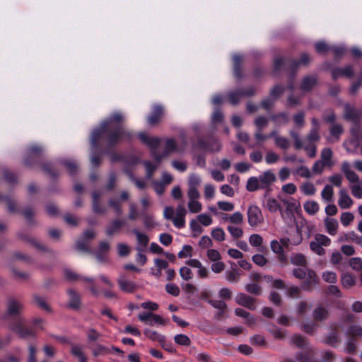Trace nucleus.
Masks as SVG:
<instances>
[{
  "mask_svg": "<svg viewBox=\"0 0 362 362\" xmlns=\"http://www.w3.org/2000/svg\"><path fill=\"white\" fill-rule=\"evenodd\" d=\"M332 151L329 148H323L321 151L320 160L323 161L327 166L330 167L332 165Z\"/></svg>",
  "mask_w": 362,
  "mask_h": 362,
  "instance_id": "4c0bfd02",
  "label": "nucleus"
},
{
  "mask_svg": "<svg viewBox=\"0 0 362 362\" xmlns=\"http://www.w3.org/2000/svg\"><path fill=\"white\" fill-rule=\"evenodd\" d=\"M310 62V57L307 53L301 54L299 61H293L292 64V69H296L300 65H307Z\"/></svg>",
  "mask_w": 362,
  "mask_h": 362,
  "instance_id": "de8ad7c7",
  "label": "nucleus"
},
{
  "mask_svg": "<svg viewBox=\"0 0 362 362\" xmlns=\"http://www.w3.org/2000/svg\"><path fill=\"white\" fill-rule=\"evenodd\" d=\"M263 207H264L271 213H276L279 211L281 218L285 219V212H283L281 204L277 199L273 197H268L265 199L263 202Z\"/></svg>",
  "mask_w": 362,
  "mask_h": 362,
  "instance_id": "ddd939ff",
  "label": "nucleus"
},
{
  "mask_svg": "<svg viewBox=\"0 0 362 362\" xmlns=\"http://www.w3.org/2000/svg\"><path fill=\"white\" fill-rule=\"evenodd\" d=\"M66 293L69 297L67 307L74 310H80L82 305L80 294L72 288L68 289Z\"/></svg>",
  "mask_w": 362,
  "mask_h": 362,
  "instance_id": "f8f14e48",
  "label": "nucleus"
},
{
  "mask_svg": "<svg viewBox=\"0 0 362 362\" xmlns=\"http://www.w3.org/2000/svg\"><path fill=\"white\" fill-rule=\"evenodd\" d=\"M6 316L14 317L16 320L22 318L21 315L25 309V303L21 298L16 296H10L6 298Z\"/></svg>",
  "mask_w": 362,
  "mask_h": 362,
  "instance_id": "20e7f679",
  "label": "nucleus"
},
{
  "mask_svg": "<svg viewBox=\"0 0 362 362\" xmlns=\"http://www.w3.org/2000/svg\"><path fill=\"white\" fill-rule=\"evenodd\" d=\"M279 198L286 206V209L283 210V212H285V218L286 217L290 218L293 216V211L296 208L295 203L290 202L288 199L281 198V197H279Z\"/></svg>",
  "mask_w": 362,
  "mask_h": 362,
  "instance_id": "c9c22d12",
  "label": "nucleus"
},
{
  "mask_svg": "<svg viewBox=\"0 0 362 362\" xmlns=\"http://www.w3.org/2000/svg\"><path fill=\"white\" fill-rule=\"evenodd\" d=\"M317 282L318 279L316 273L312 269H308V274L301 284V288L310 291L317 284Z\"/></svg>",
  "mask_w": 362,
  "mask_h": 362,
  "instance_id": "dca6fc26",
  "label": "nucleus"
},
{
  "mask_svg": "<svg viewBox=\"0 0 362 362\" xmlns=\"http://www.w3.org/2000/svg\"><path fill=\"white\" fill-rule=\"evenodd\" d=\"M10 329L14 332L21 339L35 337V332L30 327L24 325L23 318L14 320L10 325Z\"/></svg>",
  "mask_w": 362,
  "mask_h": 362,
  "instance_id": "423d86ee",
  "label": "nucleus"
},
{
  "mask_svg": "<svg viewBox=\"0 0 362 362\" xmlns=\"http://www.w3.org/2000/svg\"><path fill=\"white\" fill-rule=\"evenodd\" d=\"M117 281L119 288L125 293H132L137 288L136 283L127 280L124 274H120Z\"/></svg>",
  "mask_w": 362,
  "mask_h": 362,
  "instance_id": "4468645a",
  "label": "nucleus"
},
{
  "mask_svg": "<svg viewBox=\"0 0 362 362\" xmlns=\"http://www.w3.org/2000/svg\"><path fill=\"white\" fill-rule=\"evenodd\" d=\"M270 247L271 250L274 252L275 254L279 255V259L281 261L286 260L285 256H284V250L282 247V245L280 244V243L276 240H273L270 243Z\"/></svg>",
  "mask_w": 362,
  "mask_h": 362,
  "instance_id": "f704fd0d",
  "label": "nucleus"
},
{
  "mask_svg": "<svg viewBox=\"0 0 362 362\" xmlns=\"http://www.w3.org/2000/svg\"><path fill=\"white\" fill-rule=\"evenodd\" d=\"M357 238L358 235L355 232L350 231L348 233H342L339 238V241L348 242L351 240L356 243Z\"/></svg>",
  "mask_w": 362,
  "mask_h": 362,
  "instance_id": "603ef678",
  "label": "nucleus"
},
{
  "mask_svg": "<svg viewBox=\"0 0 362 362\" xmlns=\"http://www.w3.org/2000/svg\"><path fill=\"white\" fill-rule=\"evenodd\" d=\"M255 89L250 87L246 90L231 91L228 93V100L232 105H236L239 103L242 98L250 97L255 94Z\"/></svg>",
  "mask_w": 362,
  "mask_h": 362,
  "instance_id": "9b49d317",
  "label": "nucleus"
},
{
  "mask_svg": "<svg viewBox=\"0 0 362 362\" xmlns=\"http://www.w3.org/2000/svg\"><path fill=\"white\" fill-rule=\"evenodd\" d=\"M247 215L250 226H257L263 222L264 218L261 209L256 205L249 206Z\"/></svg>",
  "mask_w": 362,
  "mask_h": 362,
  "instance_id": "1a4fd4ad",
  "label": "nucleus"
},
{
  "mask_svg": "<svg viewBox=\"0 0 362 362\" xmlns=\"http://www.w3.org/2000/svg\"><path fill=\"white\" fill-rule=\"evenodd\" d=\"M348 339L345 342L344 351L346 353L354 354L357 349V340L354 337H347Z\"/></svg>",
  "mask_w": 362,
  "mask_h": 362,
  "instance_id": "ea45409f",
  "label": "nucleus"
},
{
  "mask_svg": "<svg viewBox=\"0 0 362 362\" xmlns=\"http://www.w3.org/2000/svg\"><path fill=\"white\" fill-rule=\"evenodd\" d=\"M313 318L316 321H323L326 320L329 316V312L327 308L317 306L313 310Z\"/></svg>",
  "mask_w": 362,
  "mask_h": 362,
  "instance_id": "473e14b6",
  "label": "nucleus"
},
{
  "mask_svg": "<svg viewBox=\"0 0 362 362\" xmlns=\"http://www.w3.org/2000/svg\"><path fill=\"white\" fill-rule=\"evenodd\" d=\"M297 174L301 177L304 178H310L313 175L312 170H310L306 166H300V168H298L297 169Z\"/></svg>",
  "mask_w": 362,
  "mask_h": 362,
  "instance_id": "338daca9",
  "label": "nucleus"
},
{
  "mask_svg": "<svg viewBox=\"0 0 362 362\" xmlns=\"http://www.w3.org/2000/svg\"><path fill=\"white\" fill-rule=\"evenodd\" d=\"M344 118L346 120L351 121L355 124V126L358 125V123L360 121V117L358 111L348 104L345 105Z\"/></svg>",
  "mask_w": 362,
  "mask_h": 362,
  "instance_id": "5701e85b",
  "label": "nucleus"
},
{
  "mask_svg": "<svg viewBox=\"0 0 362 362\" xmlns=\"http://www.w3.org/2000/svg\"><path fill=\"white\" fill-rule=\"evenodd\" d=\"M139 137L141 141L147 145L151 150L153 158L160 161L163 158L173 152L182 153L187 145V138L185 132L180 133L181 144L177 146L173 139H160L157 137H150L144 133H140Z\"/></svg>",
  "mask_w": 362,
  "mask_h": 362,
  "instance_id": "f03ea898",
  "label": "nucleus"
},
{
  "mask_svg": "<svg viewBox=\"0 0 362 362\" xmlns=\"http://www.w3.org/2000/svg\"><path fill=\"white\" fill-rule=\"evenodd\" d=\"M18 237L24 242L30 244L37 250L47 251V248L35 238L30 236L27 232H21L18 233Z\"/></svg>",
  "mask_w": 362,
  "mask_h": 362,
  "instance_id": "a211bd4d",
  "label": "nucleus"
},
{
  "mask_svg": "<svg viewBox=\"0 0 362 362\" xmlns=\"http://www.w3.org/2000/svg\"><path fill=\"white\" fill-rule=\"evenodd\" d=\"M225 235V232L222 228H216L211 231L212 238L218 242L223 241Z\"/></svg>",
  "mask_w": 362,
  "mask_h": 362,
  "instance_id": "864d4df0",
  "label": "nucleus"
},
{
  "mask_svg": "<svg viewBox=\"0 0 362 362\" xmlns=\"http://www.w3.org/2000/svg\"><path fill=\"white\" fill-rule=\"evenodd\" d=\"M271 119L277 125L286 124L289 122L288 115L286 112L272 115Z\"/></svg>",
  "mask_w": 362,
  "mask_h": 362,
  "instance_id": "58836bf2",
  "label": "nucleus"
},
{
  "mask_svg": "<svg viewBox=\"0 0 362 362\" xmlns=\"http://www.w3.org/2000/svg\"><path fill=\"white\" fill-rule=\"evenodd\" d=\"M353 201L348 194V192L345 189H341L339 192V199L338 204L341 209H349L351 206Z\"/></svg>",
  "mask_w": 362,
  "mask_h": 362,
  "instance_id": "393cba45",
  "label": "nucleus"
},
{
  "mask_svg": "<svg viewBox=\"0 0 362 362\" xmlns=\"http://www.w3.org/2000/svg\"><path fill=\"white\" fill-rule=\"evenodd\" d=\"M325 166H327L325 163L322 160H317L314 163L312 167V173L313 175H320L322 173L324 168Z\"/></svg>",
  "mask_w": 362,
  "mask_h": 362,
  "instance_id": "6e6d98bb",
  "label": "nucleus"
},
{
  "mask_svg": "<svg viewBox=\"0 0 362 362\" xmlns=\"http://www.w3.org/2000/svg\"><path fill=\"white\" fill-rule=\"evenodd\" d=\"M188 209L191 213L196 214L202 211V206L198 199L189 200Z\"/></svg>",
  "mask_w": 362,
  "mask_h": 362,
  "instance_id": "8fccbe9b",
  "label": "nucleus"
},
{
  "mask_svg": "<svg viewBox=\"0 0 362 362\" xmlns=\"http://www.w3.org/2000/svg\"><path fill=\"white\" fill-rule=\"evenodd\" d=\"M322 197L327 202H329L332 200L333 197V187L330 185H327L321 192Z\"/></svg>",
  "mask_w": 362,
  "mask_h": 362,
  "instance_id": "a18cd8bd",
  "label": "nucleus"
},
{
  "mask_svg": "<svg viewBox=\"0 0 362 362\" xmlns=\"http://www.w3.org/2000/svg\"><path fill=\"white\" fill-rule=\"evenodd\" d=\"M346 337L362 339V326L356 324L349 325L345 332Z\"/></svg>",
  "mask_w": 362,
  "mask_h": 362,
  "instance_id": "2f4dec72",
  "label": "nucleus"
},
{
  "mask_svg": "<svg viewBox=\"0 0 362 362\" xmlns=\"http://www.w3.org/2000/svg\"><path fill=\"white\" fill-rule=\"evenodd\" d=\"M341 341L340 335L338 332L337 327L335 329L332 330L325 339V342L332 346H337V344Z\"/></svg>",
  "mask_w": 362,
  "mask_h": 362,
  "instance_id": "72a5a7b5",
  "label": "nucleus"
},
{
  "mask_svg": "<svg viewBox=\"0 0 362 362\" xmlns=\"http://www.w3.org/2000/svg\"><path fill=\"white\" fill-rule=\"evenodd\" d=\"M269 182H247L246 188L248 191L253 192L259 189H264L269 186Z\"/></svg>",
  "mask_w": 362,
  "mask_h": 362,
  "instance_id": "3c124183",
  "label": "nucleus"
},
{
  "mask_svg": "<svg viewBox=\"0 0 362 362\" xmlns=\"http://www.w3.org/2000/svg\"><path fill=\"white\" fill-rule=\"evenodd\" d=\"M291 342L299 348L307 346L305 339L299 334H294L291 338Z\"/></svg>",
  "mask_w": 362,
  "mask_h": 362,
  "instance_id": "e2e57ef3",
  "label": "nucleus"
},
{
  "mask_svg": "<svg viewBox=\"0 0 362 362\" xmlns=\"http://www.w3.org/2000/svg\"><path fill=\"white\" fill-rule=\"evenodd\" d=\"M275 144L280 148L286 150V149L288 148V147L290 146V142H289L288 139H286V137L276 136Z\"/></svg>",
  "mask_w": 362,
  "mask_h": 362,
  "instance_id": "052dcab7",
  "label": "nucleus"
},
{
  "mask_svg": "<svg viewBox=\"0 0 362 362\" xmlns=\"http://www.w3.org/2000/svg\"><path fill=\"white\" fill-rule=\"evenodd\" d=\"M315 353L313 349L308 347L305 351L296 354L295 362H317L314 358Z\"/></svg>",
  "mask_w": 362,
  "mask_h": 362,
  "instance_id": "4be33fe9",
  "label": "nucleus"
},
{
  "mask_svg": "<svg viewBox=\"0 0 362 362\" xmlns=\"http://www.w3.org/2000/svg\"><path fill=\"white\" fill-rule=\"evenodd\" d=\"M163 111V109L161 105H155L153 107L151 115L148 117V123L150 125H153L156 124L159 121L160 117L162 116Z\"/></svg>",
  "mask_w": 362,
  "mask_h": 362,
  "instance_id": "7c9ffc66",
  "label": "nucleus"
},
{
  "mask_svg": "<svg viewBox=\"0 0 362 362\" xmlns=\"http://www.w3.org/2000/svg\"><path fill=\"white\" fill-rule=\"evenodd\" d=\"M293 121L295 126L299 129L305 125V113L301 111L293 116Z\"/></svg>",
  "mask_w": 362,
  "mask_h": 362,
  "instance_id": "c03bdc74",
  "label": "nucleus"
},
{
  "mask_svg": "<svg viewBox=\"0 0 362 362\" xmlns=\"http://www.w3.org/2000/svg\"><path fill=\"white\" fill-rule=\"evenodd\" d=\"M174 340L179 345L189 346L191 344L190 339L185 334H177L175 336Z\"/></svg>",
  "mask_w": 362,
  "mask_h": 362,
  "instance_id": "09e8293b",
  "label": "nucleus"
},
{
  "mask_svg": "<svg viewBox=\"0 0 362 362\" xmlns=\"http://www.w3.org/2000/svg\"><path fill=\"white\" fill-rule=\"evenodd\" d=\"M343 132L344 128L341 124L333 123L329 127V135L327 137V141L329 143H334L339 141Z\"/></svg>",
  "mask_w": 362,
  "mask_h": 362,
  "instance_id": "f3484780",
  "label": "nucleus"
},
{
  "mask_svg": "<svg viewBox=\"0 0 362 362\" xmlns=\"http://www.w3.org/2000/svg\"><path fill=\"white\" fill-rule=\"evenodd\" d=\"M236 303L243 307H245L250 310H255V300L244 293H240L237 295L235 297Z\"/></svg>",
  "mask_w": 362,
  "mask_h": 362,
  "instance_id": "412c9836",
  "label": "nucleus"
},
{
  "mask_svg": "<svg viewBox=\"0 0 362 362\" xmlns=\"http://www.w3.org/2000/svg\"><path fill=\"white\" fill-rule=\"evenodd\" d=\"M289 134H290V136L292 137V139L294 141L295 148L297 150L303 148V141L300 139L298 133L293 130H291Z\"/></svg>",
  "mask_w": 362,
  "mask_h": 362,
  "instance_id": "bf43d9fd",
  "label": "nucleus"
},
{
  "mask_svg": "<svg viewBox=\"0 0 362 362\" xmlns=\"http://www.w3.org/2000/svg\"><path fill=\"white\" fill-rule=\"evenodd\" d=\"M249 243L253 247H261L263 239L259 234H252L249 238Z\"/></svg>",
  "mask_w": 362,
  "mask_h": 362,
  "instance_id": "69168bd1",
  "label": "nucleus"
},
{
  "mask_svg": "<svg viewBox=\"0 0 362 362\" xmlns=\"http://www.w3.org/2000/svg\"><path fill=\"white\" fill-rule=\"evenodd\" d=\"M192 148L205 151L218 152L221 149V144L217 139L213 137L209 139L208 143L203 139H199L197 144H192Z\"/></svg>",
  "mask_w": 362,
  "mask_h": 362,
  "instance_id": "6e6552de",
  "label": "nucleus"
},
{
  "mask_svg": "<svg viewBox=\"0 0 362 362\" xmlns=\"http://www.w3.org/2000/svg\"><path fill=\"white\" fill-rule=\"evenodd\" d=\"M64 276L66 279L70 281H75L78 280H83L86 281L90 284H93V279L92 278H88L85 276H80L79 274L75 273L74 272L71 271V269H65L64 270Z\"/></svg>",
  "mask_w": 362,
  "mask_h": 362,
  "instance_id": "c756f323",
  "label": "nucleus"
},
{
  "mask_svg": "<svg viewBox=\"0 0 362 362\" xmlns=\"http://www.w3.org/2000/svg\"><path fill=\"white\" fill-rule=\"evenodd\" d=\"M311 124L312 127L308 134L305 140L309 143H314L315 141H318L320 139L319 133L320 124L319 121L315 117L311 119Z\"/></svg>",
  "mask_w": 362,
  "mask_h": 362,
  "instance_id": "2eb2a0df",
  "label": "nucleus"
},
{
  "mask_svg": "<svg viewBox=\"0 0 362 362\" xmlns=\"http://www.w3.org/2000/svg\"><path fill=\"white\" fill-rule=\"evenodd\" d=\"M356 284L355 279L349 274H345L341 276V284L344 288H349Z\"/></svg>",
  "mask_w": 362,
  "mask_h": 362,
  "instance_id": "49530a36",
  "label": "nucleus"
},
{
  "mask_svg": "<svg viewBox=\"0 0 362 362\" xmlns=\"http://www.w3.org/2000/svg\"><path fill=\"white\" fill-rule=\"evenodd\" d=\"M304 209L308 214L314 215L319 211V205L315 201H309L304 204Z\"/></svg>",
  "mask_w": 362,
  "mask_h": 362,
  "instance_id": "79ce46f5",
  "label": "nucleus"
},
{
  "mask_svg": "<svg viewBox=\"0 0 362 362\" xmlns=\"http://www.w3.org/2000/svg\"><path fill=\"white\" fill-rule=\"evenodd\" d=\"M350 133L351 139L344 141L343 146L347 152L354 153L357 152L360 144H362V129L359 125H356L350 129Z\"/></svg>",
  "mask_w": 362,
  "mask_h": 362,
  "instance_id": "39448f33",
  "label": "nucleus"
},
{
  "mask_svg": "<svg viewBox=\"0 0 362 362\" xmlns=\"http://www.w3.org/2000/svg\"><path fill=\"white\" fill-rule=\"evenodd\" d=\"M331 244L329 238L323 234H316L314 240L310 243V250L318 255L325 254V250L323 247H327Z\"/></svg>",
  "mask_w": 362,
  "mask_h": 362,
  "instance_id": "0eeeda50",
  "label": "nucleus"
},
{
  "mask_svg": "<svg viewBox=\"0 0 362 362\" xmlns=\"http://www.w3.org/2000/svg\"><path fill=\"white\" fill-rule=\"evenodd\" d=\"M354 75V69L351 65L346 66L344 68H337L332 70V76L333 79H337L341 76L351 78Z\"/></svg>",
  "mask_w": 362,
  "mask_h": 362,
  "instance_id": "b1692460",
  "label": "nucleus"
},
{
  "mask_svg": "<svg viewBox=\"0 0 362 362\" xmlns=\"http://www.w3.org/2000/svg\"><path fill=\"white\" fill-rule=\"evenodd\" d=\"M124 225V221L120 219H115L111 221L110 224L106 228V234L112 236L115 233H118L122 227Z\"/></svg>",
  "mask_w": 362,
  "mask_h": 362,
  "instance_id": "c85d7f7f",
  "label": "nucleus"
},
{
  "mask_svg": "<svg viewBox=\"0 0 362 362\" xmlns=\"http://www.w3.org/2000/svg\"><path fill=\"white\" fill-rule=\"evenodd\" d=\"M42 171L50 177H57L61 170H64L69 175H76L78 172V165L76 161L70 158H58L55 163H45L42 166Z\"/></svg>",
  "mask_w": 362,
  "mask_h": 362,
  "instance_id": "7ed1b4c3",
  "label": "nucleus"
},
{
  "mask_svg": "<svg viewBox=\"0 0 362 362\" xmlns=\"http://www.w3.org/2000/svg\"><path fill=\"white\" fill-rule=\"evenodd\" d=\"M317 77L316 75H308L301 81L300 88L303 92H309L317 85Z\"/></svg>",
  "mask_w": 362,
  "mask_h": 362,
  "instance_id": "aec40b11",
  "label": "nucleus"
},
{
  "mask_svg": "<svg viewBox=\"0 0 362 362\" xmlns=\"http://www.w3.org/2000/svg\"><path fill=\"white\" fill-rule=\"evenodd\" d=\"M291 262L296 265L305 266L306 264V259L302 254H293L291 255Z\"/></svg>",
  "mask_w": 362,
  "mask_h": 362,
  "instance_id": "4d7b16f0",
  "label": "nucleus"
},
{
  "mask_svg": "<svg viewBox=\"0 0 362 362\" xmlns=\"http://www.w3.org/2000/svg\"><path fill=\"white\" fill-rule=\"evenodd\" d=\"M123 120L124 117L122 113L115 112L109 118L102 122L99 127L93 129L90 136V162L93 166L97 167L100 163V154L96 153L95 151L98 148V142L105 132H110L108 135V146L110 147L123 139L129 140L132 138L131 133L126 131L119 124V122Z\"/></svg>",
  "mask_w": 362,
  "mask_h": 362,
  "instance_id": "f257e3e1",
  "label": "nucleus"
},
{
  "mask_svg": "<svg viewBox=\"0 0 362 362\" xmlns=\"http://www.w3.org/2000/svg\"><path fill=\"white\" fill-rule=\"evenodd\" d=\"M350 267L356 271L362 270V259L360 257H353L349 261Z\"/></svg>",
  "mask_w": 362,
  "mask_h": 362,
  "instance_id": "680f3d73",
  "label": "nucleus"
},
{
  "mask_svg": "<svg viewBox=\"0 0 362 362\" xmlns=\"http://www.w3.org/2000/svg\"><path fill=\"white\" fill-rule=\"evenodd\" d=\"M350 188H351L352 194L355 197H356L358 199L362 198V185H358V184H354V185H351L350 186Z\"/></svg>",
  "mask_w": 362,
  "mask_h": 362,
  "instance_id": "774afa93",
  "label": "nucleus"
},
{
  "mask_svg": "<svg viewBox=\"0 0 362 362\" xmlns=\"http://www.w3.org/2000/svg\"><path fill=\"white\" fill-rule=\"evenodd\" d=\"M300 189L306 195H313L315 193V188L312 182H303Z\"/></svg>",
  "mask_w": 362,
  "mask_h": 362,
  "instance_id": "13d9d810",
  "label": "nucleus"
},
{
  "mask_svg": "<svg viewBox=\"0 0 362 362\" xmlns=\"http://www.w3.org/2000/svg\"><path fill=\"white\" fill-rule=\"evenodd\" d=\"M326 231L330 235H335L337 233L339 223L337 219L326 217L324 219Z\"/></svg>",
  "mask_w": 362,
  "mask_h": 362,
  "instance_id": "a878e982",
  "label": "nucleus"
},
{
  "mask_svg": "<svg viewBox=\"0 0 362 362\" xmlns=\"http://www.w3.org/2000/svg\"><path fill=\"white\" fill-rule=\"evenodd\" d=\"M341 172L344 174L349 181H358V177L353 170L351 164L344 161L341 164Z\"/></svg>",
  "mask_w": 362,
  "mask_h": 362,
  "instance_id": "bb28decb",
  "label": "nucleus"
},
{
  "mask_svg": "<svg viewBox=\"0 0 362 362\" xmlns=\"http://www.w3.org/2000/svg\"><path fill=\"white\" fill-rule=\"evenodd\" d=\"M242 56L240 54H234L233 57V67H234V75L235 76L240 79L242 77L241 74V61Z\"/></svg>",
  "mask_w": 362,
  "mask_h": 362,
  "instance_id": "e433bc0d",
  "label": "nucleus"
},
{
  "mask_svg": "<svg viewBox=\"0 0 362 362\" xmlns=\"http://www.w3.org/2000/svg\"><path fill=\"white\" fill-rule=\"evenodd\" d=\"M132 233L136 235L137 240V245L136 250L138 252H144L146 250L149 242V238L147 235L141 233L137 229H133Z\"/></svg>",
  "mask_w": 362,
  "mask_h": 362,
  "instance_id": "6ab92c4d",
  "label": "nucleus"
},
{
  "mask_svg": "<svg viewBox=\"0 0 362 362\" xmlns=\"http://www.w3.org/2000/svg\"><path fill=\"white\" fill-rule=\"evenodd\" d=\"M33 300H34V302L42 309L43 310H45L47 311H51V309L49 308V306L48 305V304L46 303V301L44 300V298H42V297H40V296H37V295H34L33 296Z\"/></svg>",
  "mask_w": 362,
  "mask_h": 362,
  "instance_id": "0e129e2a",
  "label": "nucleus"
},
{
  "mask_svg": "<svg viewBox=\"0 0 362 362\" xmlns=\"http://www.w3.org/2000/svg\"><path fill=\"white\" fill-rule=\"evenodd\" d=\"M103 194V190H95L92 192V210L96 214H105L107 212V207L100 204Z\"/></svg>",
  "mask_w": 362,
  "mask_h": 362,
  "instance_id": "9d476101",
  "label": "nucleus"
},
{
  "mask_svg": "<svg viewBox=\"0 0 362 362\" xmlns=\"http://www.w3.org/2000/svg\"><path fill=\"white\" fill-rule=\"evenodd\" d=\"M71 354L78 358L79 362H87V357L83 350V346L77 344H71Z\"/></svg>",
  "mask_w": 362,
  "mask_h": 362,
  "instance_id": "cd10ccee",
  "label": "nucleus"
},
{
  "mask_svg": "<svg viewBox=\"0 0 362 362\" xmlns=\"http://www.w3.org/2000/svg\"><path fill=\"white\" fill-rule=\"evenodd\" d=\"M44 151V148L37 144H31L27 149L28 156H35L40 155Z\"/></svg>",
  "mask_w": 362,
  "mask_h": 362,
  "instance_id": "37998d69",
  "label": "nucleus"
},
{
  "mask_svg": "<svg viewBox=\"0 0 362 362\" xmlns=\"http://www.w3.org/2000/svg\"><path fill=\"white\" fill-rule=\"evenodd\" d=\"M354 218V216L351 212H343L341 214L340 221L344 226H348Z\"/></svg>",
  "mask_w": 362,
  "mask_h": 362,
  "instance_id": "5fc2aeb1",
  "label": "nucleus"
},
{
  "mask_svg": "<svg viewBox=\"0 0 362 362\" xmlns=\"http://www.w3.org/2000/svg\"><path fill=\"white\" fill-rule=\"evenodd\" d=\"M144 333L147 337L152 340L157 341L160 343H163L165 341V337L163 335L158 334L156 331L149 329H146Z\"/></svg>",
  "mask_w": 362,
  "mask_h": 362,
  "instance_id": "a19ab883",
  "label": "nucleus"
}]
</instances>
